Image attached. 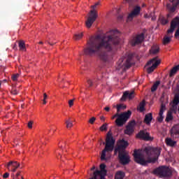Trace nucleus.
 Instances as JSON below:
<instances>
[{
    "mask_svg": "<svg viewBox=\"0 0 179 179\" xmlns=\"http://www.w3.org/2000/svg\"><path fill=\"white\" fill-rule=\"evenodd\" d=\"M118 51L117 45H89L84 49V55L98 57L103 62H110Z\"/></svg>",
    "mask_w": 179,
    "mask_h": 179,
    "instance_id": "nucleus-1",
    "label": "nucleus"
},
{
    "mask_svg": "<svg viewBox=\"0 0 179 179\" xmlns=\"http://www.w3.org/2000/svg\"><path fill=\"white\" fill-rule=\"evenodd\" d=\"M120 33L112 30L107 34H99L91 36L87 41L88 45H117L120 44Z\"/></svg>",
    "mask_w": 179,
    "mask_h": 179,
    "instance_id": "nucleus-2",
    "label": "nucleus"
},
{
    "mask_svg": "<svg viewBox=\"0 0 179 179\" xmlns=\"http://www.w3.org/2000/svg\"><path fill=\"white\" fill-rule=\"evenodd\" d=\"M160 149L145 148L143 151L141 150H134L133 156L134 161L138 164L146 166L148 163H155L157 162L158 157L160 156Z\"/></svg>",
    "mask_w": 179,
    "mask_h": 179,
    "instance_id": "nucleus-3",
    "label": "nucleus"
},
{
    "mask_svg": "<svg viewBox=\"0 0 179 179\" xmlns=\"http://www.w3.org/2000/svg\"><path fill=\"white\" fill-rule=\"evenodd\" d=\"M131 115H132V112L131 110H127V112L120 114L117 112L112 117V120L117 117L115 120L116 125L117 127H124V125L127 124V121L131 117Z\"/></svg>",
    "mask_w": 179,
    "mask_h": 179,
    "instance_id": "nucleus-4",
    "label": "nucleus"
},
{
    "mask_svg": "<svg viewBox=\"0 0 179 179\" xmlns=\"http://www.w3.org/2000/svg\"><path fill=\"white\" fill-rule=\"evenodd\" d=\"M106 142L105 148L102 150V153L101 155V160H107V158H106V152H113V150H114L115 140H114L113 135H111L110 132H108L107 134Z\"/></svg>",
    "mask_w": 179,
    "mask_h": 179,
    "instance_id": "nucleus-5",
    "label": "nucleus"
},
{
    "mask_svg": "<svg viewBox=\"0 0 179 179\" xmlns=\"http://www.w3.org/2000/svg\"><path fill=\"white\" fill-rule=\"evenodd\" d=\"M133 57L134 56L132 55V54H128L127 55V57H121L117 62V69L120 70L121 69V68H123V69H129V68H131L132 65L131 61H132Z\"/></svg>",
    "mask_w": 179,
    "mask_h": 179,
    "instance_id": "nucleus-6",
    "label": "nucleus"
},
{
    "mask_svg": "<svg viewBox=\"0 0 179 179\" xmlns=\"http://www.w3.org/2000/svg\"><path fill=\"white\" fill-rule=\"evenodd\" d=\"M100 5L99 3H96L93 6H91V8L93 10H91L89 13V17H87V21L85 22V26L90 29L92 27V24H93L94 22H96V19H97V11H96V8Z\"/></svg>",
    "mask_w": 179,
    "mask_h": 179,
    "instance_id": "nucleus-7",
    "label": "nucleus"
},
{
    "mask_svg": "<svg viewBox=\"0 0 179 179\" xmlns=\"http://www.w3.org/2000/svg\"><path fill=\"white\" fill-rule=\"evenodd\" d=\"M153 173L164 178H169L173 174L171 169L167 166H159L154 170Z\"/></svg>",
    "mask_w": 179,
    "mask_h": 179,
    "instance_id": "nucleus-8",
    "label": "nucleus"
},
{
    "mask_svg": "<svg viewBox=\"0 0 179 179\" xmlns=\"http://www.w3.org/2000/svg\"><path fill=\"white\" fill-rule=\"evenodd\" d=\"M166 9L169 12L167 19H170L176 15V10L179 9V0H172L171 3H167Z\"/></svg>",
    "mask_w": 179,
    "mask_h": 179,
    "instance_id": "nucleus-9",
    "label": "nucleus"
},
{
    "mask_svg": "<svg viewBox=\"0 0 179 179\" xmlns=\"http://www.w3.org/2000/svg\"><path fill=\"white\" fill-rule=\"evenodd\" d=\"M152 64V65L150 66ZM159 65H160V59H157V57L151 59L146 64V66H150L147 69L148 73H152V72H153Z\"/></svg>",
    "mask_w": 179,
    "mask_h": 179,
    "instance_id": "nucleus-10",
    "label": "nucleus"
},
{
    "mask_svg": "<svg viewBox=\"0 0 179 179\" xmlns=\"http://www.w3.org/2000/svg\"><path fill=\"white\" fill-rule=\"evenodd\" d=\"M145 40V34L141 33L140 34L136 35V37H133L129 41L131 45H139V44H142Z\"/></svg>",
    "mask_w": 179,
    "mask_h": 179,
    "instance_id": "nucleus-11",
    "label": "nucleus"
},
{
    "mask_svg": "<svg viewBox=\"0 0 179 179\" xmlns=\"http://www.w3.org/2000/svg\"><path fill=\"white\" fill-rule=\"evenodd\" d=\"M118 157L120 164H122L123 166H127V164H129V162H131L129 155H128L127 152L119 154Z\"/></svg>",
    "mask_w": 179,
    "mask_h": 179,
    "instance_id": "nucleus-12",
    "label": "nucleus"
},
{
    "mask_svg": "<svg viewBox=\"0 0 179 179\" xmlns=\"http://www.w3.org/2000/svg\"><path fill=\"white\" fill-rule=\"evenodd\" d=\"M139 13H141V7L136 6L134 9L128 15L127 18V22H132L134 17L139 16Z\"/></svg>",
    "mask_w": 179,
    "mask_h": 179,
    "instance_id": "nucleus-13",
    "label": "nucleus"
},
{
    "mask_svg": "<svg viewBox=\"0 0 179 179\" xmlns=\"http://www.w3.org/2000/svg\"><path fill=\"white\" fill-rule=\"evenodd\" d=\"M178 26H179V17H176L171 22L170 29H168V31H167L168 34H171L174 33L176 28L178 27Z\"/></svg>",
    "mask_w": 179,
    "mask_h": 179,
    "instance_id": "nucleus-14",
    "label": "nucleus"
},
{
    "mask_svg": "<svg viewBox=\"0 0 179 179\" xmlns=\"http://www.w3.org/2000/svg\"><path fill=\"white\" fill-rule=\"evenodd\" d=\"M136 136L139 139H143V141H153V138L150 137V134L143 130L140 131Z\"/></svg>",
    "mask_w": 179,
    "mask_h": 179,
    "instance_id": "nucleus-15",
    "label": "nucleus"
},
{
    "mask_svg": "<svg viewBox=\"0 0 179 179\" xmlns=\"http://www.w3.org/2000/svg\"><path fill=\"white\" fill-rule=\"evenodd\" d=\"M135 92L132 91L129 92V91H126L123 93L122 96L121 97L120 100L121 101H125L127 99H129V100H132L134 97H135Z\"/></svg>",
    "mask_w": 179,
    "mask_h": 179,
    "instance_id": "nucleus-16",
    "label": "nucleus"
},
{
    "mask_svg": "<svg viewBox=\"0 0 179 179\" xmlns=\"http://www.w3.org/2000/svg\"><path fill=\"white\" fill-rule=\"evenodd\" d=\"M134 125H135L134 120L131 121L126 127V129L124 130V134L126 135H131V134H134Z\"/></svg>",
    "mask_w": 179,
    "mask_h": 179,
    "instance_id": "nucleus-17",
    "label": "nucleus"
},
{
    "mask_svg": "<svg viewBox=\"0 0 179 179\" xmlns=\"http://www.w3.org/2000/svg\"><path fill=\"white\" fill-rule=\"evenodd\" d=\"M166 111V105L164 103L161 104V108L159 110V117H157L158 122H163L164 117L163 113Z\"/></svg>",
    "mask_w": 179,
    "mask_h": 179,
    "instance_id": "nucleus-18",
    "label": "nucleus"
},
{
    "mask_svg": "<svg viewBox=\"0 0 179 179\" xmlns=\"http://www.w3.org/2000/svg\"><path fill=\"white\" fill-rule=\"evenodd\" d=\"M179 104V95H176L173 98V101L171 103V110L173 111H176V110H177V106Z\"/></svg>",
    "mask_w": 179,
    "mask_h": 179,
    "instance_id": "nucleus-19",
    "label": "nucleus"
},
{
    "mask_svg": "<svg viewBox=\"0 0 179 179\" xmlns=\"http://www.w3.org/2000/svg\"><path fill=\"white\" fill-rule=\"evenodd\" d=\"M125 147H124V145H122L121 144H120L119 145H117V147L115 149V155H117V153H119V155H120L121 153H127V152H125Z\"/></svg>",
    "mask_w": 179,
    "mask_h": 179,
    "instance_id": "nucleus-20",
    "label": "nucleus"
},
{
    "mask_svg": "<svg viewBox=\"0 0 179 179\" xmlns=\"http://www.w3.org/2000/svg\"><path fill=\"white\" fill-rule=\"evenodd\" d=\"M160 51V48L157 45H152L150 50V54L151 55H156V54H159Z\"/></svg>",
    "mask_w": 179,
    "mask_h": 179,
    "instance_id": "nucleus-21",
    "label": "nucleus"
},
{
    "mask_svg": "<svg viewBox=\"0 0 179 179\" xmlns=\"http://www.w3.org/2000/svg\"><path fill=\"white\" fill-rule=\"evenodd\" d=\"M152 120H153V115H152V113H148L145 116L144 122L147 125H149L150 122H152Z\"/></svg>",
    "mask_w": 179,
    "mask_h": 179,
    "instance_id": "nucleus-22",
    "label": "nucleus"
},
{
    "mask_svg": "<svg viewBox=\"0 0 179 179\" xmlns=\"http://www.w3.org/2000/svg\"><path fill=\"white\" fill-rule=\"evenodd\" d=\"M171 135L174 136V135L179 136V124H176L173 126L171 130Z\"/></svg>",
    "mask_w": 179,
    "mask_h": 179,
    "instance_id": "nucleus-23",
    "label": "nucleus"
},
{
    "mask_svg": "<svg viewBox=\"0 0 179 179\" xmlns=\"http://www.w3.org/2000/svg\"><path fill=\"white\" fill-rule=\"evenodd\" d=\"M165 142H166L167 146H171V148H173V146H176V145H177V142L170 138H166L165 140Z\"/></svg>",
    "mask_w": 179,
    "mask_h": 179,
    "instance_id": "nucleus-24",
    "label": "nucleus"
},
{
    "mask_svg": "<svg viewBox=\"0 0 179 179\" xmlns=\"http://www.w3.org/2000/svg\"><path fill=\"white\" fill-rule=\"evenodd\" d=\"M12 166V167H13V169H19V167H20V164H19V162H17L10 161L7 164V168L9 169V166Z\"/></svg>",
    "mask_w": 179,
    "mask_h": 179,
    "instance_id": "nucleus-25",
    "label": "nucleus"
},
{
    "mask_svg": "<svg viewBox=\"0 0 179 179\" xmlns=\"http://www.w3.org/2000/svg\"><path fill=\"white\" fill-rule=\"evenodd\" d=\"M179 70V64L177 66H175L170 71L169 76L171 78L172 76H174L177 72H178Z\"/></svg>",
    "mask_w": 179,
    "mask_h": 179,
    "instance_id": "nucleus-26",
    "label": "nucleus"
},
{
    "mask_svg": "<svg viewBox=\"0 0 179 179\" xmlns=\"http://www.w3.org/2000/svg\"><path fill=\"white\" fill-rule=\"evenodd\" d=\"M125 177V173L121 171H119L116 173L115 179H124Z\"/></svg>",
    "mask_w": 179,
    "mask_h": 179,
    "instance_id": "nucleus-27",
    "label": "nucleus"
},
{
    "mask_svg": "<svg viewBox=\"0 0 179 179\" xmlns=\"http://www.w3.org/2000/svg\"><path fill=\"white\" fill-rule=\"evenodd\" d=\"M145 106H146V101L143 100L139 104V111L143 113L145 111Z\"/></svg>",
    "mask_w": 179,
    "mask_h": 179,
    "instance_id": "nucleus-28",
    "label": "nucleus"
},
{
    "mask_svg": "<svg viewBox=\"0 0 179 179\" xmlns=\"http://www.w3.org/2000/svg\"><path fill=\"white\" fill-rule=\"evenodd\" d=\"M159 85H160V81H156L151 87V92H156V90H157V87H159Z\"/></svg>",
    "mask_w": 179,
    "mask_h": 179,
    "instance_id": "nucleus-29",
    "label": "nucleus"
},
{
    "mask_svg": "<svg viewBox=\"0 0 179 179\" xmlns=\"http://www.w3.org/2000/svg\"><path fill=\"white\" fill-rule=\"evenodd\" d=\"M106 167L107 166L104 164H101L100 165L101 170L99 171H101V173H103L104 176H107V170H106Z\"/></svg>",
    "mask_w": 179,
    "mask_h": 179,
    "instance_id": "nucleus-30",
    "label": "nucleus"
},
{
    "mask_svg": "<svg viewBox=\"0 0 179 179\" xmlns=\"http://www.w3.org/2000/svg\"><path fill=\"white\" fill-rule=\"evenodd\" d=\"M66 128H72V127H73V122L71 120L70 117L67 120H66Z\"/></svg>",
    "mask_w": 179,
    "mask_h": 179,
    "instance_id": "nucleus-31",
    "label": "nucleus"
},
{
    "mask_svg": "<svg viewBox=\"0 0 179 179\" xmlns=\"http://www.w3.org/2000/svg\"><path fill=\"white\" fill-rule=\"evenodd\" d=\"M82 37H83V33L76 34L73 36V40H76V41L80 40Z\"/></svg>",
    "mask_w": 179,
    "mask_h": 179,
    "instance_id": "nucleus-32",
    "label": "nucleus"
},
{
    "mask_svg": "<svg viewBox=\"0 0 179 179\" xmlns=\"http://www.w3.org/2000/svg\"><path fill=\"white\" fill-rule=\"evenodd\" d=\"M125 108H127V106L122 105V104H120L117 106V112L120 113V111H121V110H125Z\"/></svg>",
    "mask_w": 179,
    "mask_h": 179,
    "instance_id": "nucleus-33",
    "label": "nucleus"
},
{
    "mask_svg": "<svg viewBox=\"0 0 179 179\" xmlns=\"http://www.w3.org/2000/svg\"><path fill=\"white\" fill-rule=\"evenodd\" d=\"M160 22L164 25L167 24V23H169V20L166 19L164 17H162L160 18Z\"/></svg>",
    "mask_w": 179,
    "mask_h": 179,
    "instance_id": "nucleus-34",
    "label": "nucleus"
},
{
    "mask_svg": "<svg viewBox=\"0 0 179 179\" xmlns=\"http://www.w3.org/2000/svg\"><path fill=\"white\" fill-rule=\"evenodd\" d=\"M171 120H173V115H171V113H168L166 118V122L171 121Z\"/></svg>",
    "mask_w": 179,
    "mask_h": 179,
    "instance_id": "nucleus-35",
    "label": "nucleus"
},
{
    "mask_svg": "<svg viewBox=\"0 0 179 179\" xmlns=\"http://www.w3.org/2000/svg\"><path fill=\"white\" fill-rule=\"evenodd\" d=\"M19 78V73L13 74L11 77L12 80L14 82H16L17 79Z\"/></svg>",
    "mask_w": 179,
    "mask_h": 179,
    "instance_id": "nucleus-36",
    "label": "nucleus"
},
{
    "mask_svg": "<svg viewBox=\"0 0 179 179\" xmlns=\"http://www.w3.org/2000/svg\"><path fill=\"white\" fill-rule=\"evenodd\" d=\"M120 145L127 149V147L129 144L127 141H126L125 140H122L120 143Z\"/></svg>",
    "mask_w": 179,
    "mask_h": 179,
    "instance_id": "nucleus-37",
    "label": "nucleus"
},
{
    "mask_svg": "<svg viewBox=\"0 0 179 179\" xmlns=\"http://www.w3.org/2000/svg\"><path fill=\"white\" fill-rule=\"evenodd\" d=\"M171 38L170 37H165L163 41L164 44H169L170 43Z\"/></svg>",
    "mask_w": 179,
    "mask_h": 179,
    "instance_id": "nucleus-38",
    "label": "nucleus"
},
{
    "mask_svg": "<svg viewBox=\"0 0 179 179\" xmlns=\"http://www.w3.org/2000/svg\"><path fill=\"white\" fill-rule=\"evenodd\" d=\"M107 125H108L107 123L103 124L100 128V131H107Z\"/></svg>",
    "mask_w": 179,
    "mask_h": 179,
    "instance_id": "nucleus-39",
    "label": "nucleus"
},
{
    "mask_svg": "<svg viewBox=\"0 0 179 179\" xmlns=\"http://www.w3.org/2000/svg\"><path fill=\"white\" fill-rule=\"evenodd\" d=\"M24 45V41H22V40H20V41H17L15 43V45Z\"/></svg>",
    "mask_w": 179,
    "mask_h": 179,
    "instance_id": "nucleus-40",
    "label": "nucleus"
},
{
    "mask_svg": "<svg viewBox=\"0 0 179 179\" xmlns=\"http://www.w3.org/2000/svg\"><path fill=\"white\" fill-rule=\"evenodd\" d=\"M94 121H96V117H92L90 119L89 122H90V124H94Z\"/></svg>",
    "mask_w": 179,
    "mask_h": 179,
    "instance_id": "nucleus-41",
    "label": "nucleus"
},
{
    "mask_svg": "<svg viewBox=\"0 0 179 179\" xmlns=\"http://www.w3.org/2000/svg\"><path fill=\"white\" fill-rule=\"evenodd\" d=\"M18 47L20 51H26V45H19Z\"/></svg>",
    "mask_w": 179,
    "mask_h": 179,
    "instance_id": "nucleus-42",
    "label": "nucleus"
},
{
    "mask_svg": "<svg viewBox=\"0 0 179 179\" xmlns=\"http://www.w3.org/2000/svg\"><path fill=\"white\" fill-rule=\"evenodd\" d=\"M27 127H28V128H29V129H31L33 128V121L29 122Z\"/></svg>",
    "mask_w": 179,
    "mask_h": 179,
    "instance_id": "nucleus-43",
    "label": "nucleus"
},
{
    "mask_svg": "<svg viewBox=\"0 0 179 179\" xmlns=\"http://www.w3.org/2000/svg\"><path fill=\"white\" fill-rule=\"evenodd\" d=\"M11 93L14 95V96H16V94H17L19 92H17V90L16 89H13L11 90Z\"/></svg>",
    "mask_w": 179,
    "mask_h": 179,
    "instance_id": "nucleus-44",
    "label": "nucleus"
},
{
    "mask_svg": "<svg viewBox=\"0 0 179 179\" xmlns=\"http://www.w3.org/2000/svg\"><path fill=\"white\" fill-rule=\"evenodd\" d=\"M48 96L47 94H43V104H47V101L45 99H47Z\"/></svg>",
    "mask_w": 179,
    "mask_h": 179,
    "instance_id": "nucleus-45",
    "label": "nucleus"
},
{
    "mask_svg": "<svg viewBox=\"0 0 179 179\" xmlns=\"http://www.w3.org/2000/svg\"><path fill=\"white\" fill-rule=\"evenodd\" d=\"M87 83H88L90 87H92V86H93V81L92 80L88 79L87 80Z\"/></svg>",
    "mask_w": 179,
    "mask_h": 179,
    "instance_id": "nucleus-46",
    "label": "nucleus"
},
{
    "mask_svg": "<svg viewBox=\"0 0 179 179\" xmlns=\"http://www.w3.org/2000/svg\"><path fill=\"white\" fill-rule=\"evenodd\" d=\"M73 101H74L73 99H71L69 101V107H72V106H73Z\"/></svg>",
    "mask_w": 179,
    "mask_h": 179,
    "instance_id": "nucleus-47",
    "label": "nucleus"
},
{
    "mask_svg": "<svg viewBox=\"0 0 179 179\" xmlns=\"http://www.w3.org/2000/svg\"><path fill=\"white\" fill-rule=\"evenodd\" d=\"M175 37L176 38H177V37H179V27L178 29L176 30V33H175Z\"/></svg>",
    "mask_w": 179,
    "mask_h": 179,
    "instance_id": "nucleus-48",
    "label": "nucleus"
},
{
    "mask_svg": "<svg viewBox=\"0 0 179 179\" xmlns=\"http://www.w3.org/2000/svg\"><path fill=\"white\" fill-rule=\"evenodd\" d=\"M9 177V173H5L3 175V178H8Z\"/></svg>",
    "mask_w": 179,
    "mask_h": 179,
    "instance_id": "nucleus-49",
    "label": "nucleus"
},
{
    "mask_svg": "<svg viewBox=\"0 0 179 179\" xmlns=\"http://www.w3.org/2000/svg\"><path fill=\"white\" fill-rule=\"evenodd\" d=\"M123 17H123L122 15H119V16L117 17V19H118V20H122Z\"/></svg>",
    "mask_w": 179,
    "mask_h": 179,
    "instance_id": "nucleus-50",
    "label": "nucleus"
},
{
    "mask_svg": "<svg viewBox=\"0 0 179 179\" xmlns=\"http://www.w3.org/2000/svg\"><path fill=\"white\" fill-rule=\"evenodd\" d=\"M59 148H60V149H62V150L64 152V148H65V149H66V147H63V145H59Z\"/></svg>",
    "mask_w": 179,
    "mask_h": 179,
    "instance_id": "nucleus-51",
    "label": "nucleus"
},
{
    "mask_svg": "<svg viewBox=\"0 0 179 179\" xmlns=\"http://www.w3.org/2000/svg\"><path fill=\"white\" fill-rule=\"evenodd\" d=\"M104 110H105V111L108 112V111H110V107L107 106V107L104 108Z\"/></svg>",
    "mask_w": 179,
    "mask_h": 179,
    "instance_id": "nucleus-52",
    "label": "nucleus"
},
{
    "mask_svg": "<svg viewBox=\"0 0 179 179\" xmlns=\"http://www.w3.org/2000/svg\"><path fill=\"white\" fill-rule=\"evenodd\" d=\"M13 49H14L15 51H16V50H17V46L16 45L13 46Z\"/></svg>",
    "mask_w": 179,
    "mask_h": 179,
    "instance_id": "nucleus-53",
    "label": "nucleus"
},
{
    "mask_svg": "<svg viewBox=\"0 0 179 179\" xmlns=\"http://www.w3.org/2000/svg\"><path fill=\"white\" fill-rule=\"evenodd\" d=\"M17 169H16V168H13L12 170H11V171H13V173H15V172H16V170H17Z\"/></svg>",
    "mask_w": 179,
    "mask_h": 179,
    "instance_id": "nucleus-54",
    "label": "nucleus"
},
{
    "mask_svg": "<svg viewBox=\"0 0 179 179\" xmlns=\"http://www.w3.org/2000/svg\"><path fill=\"white\" fill-rule=\"evenodd\" d=\"M19 176H20V172L16 173V177H19Z\"/></svg>",
    "mask_w": 179,
    "mask_h": 179,
    "instance_id": "nucleus-55",
    "label": "nucleus"
},
{
    "mask_svg": "<svg viewBox=\"0 0 179 179\" xmlns=\"http://www.w3.org/2000/svg\"><path fill=\"white\" fill-rule=\"evenodd\" d=\"M100 120H101V121H104V117H103V116L101 117H100Z\"/></svg>",
    "mask_w": 179,
    "mask_h": 179,
    "instance_id": "nucleus-56",
    "label": "nucleus"
},
{
    "mask_svg": "<svg viewBox=\"0 0 179 179\" xmlns=\"http://www.w3.org/2000/svg\"><path fill=\"white\" fill-rule=\"evenodd\" d=\"M96 169V166H93L91 170L93 171V170H95Z\"/></svg>",
    "mask_w": 179,
    "mask_h": 179,
    "instance_id": "nucleus-57",
    "label": "nucleus"
},
{
    "mask_svg": "<svg viewBox=\"0 0 179 179\" xmlns=\"http://www.w3.org/2000/svg\"><path fill=\"white\" fill-rule=\"evenodd\" d=\"M38 44H44V42H43V41H39Z\"/></svg>",
    "mask_w": 179,
    "mask_h": 179,
    "instance_id": "nucleus-58",
    "label": "nucleus"
},
{
    "mask_svg": "<svg viewBox=\"0 0 179 179\" xmlns=\"http://www.w3.org/2000/svg\"><path fill=\"white\" fill-rule=\"evenodd\" d=\"M59 156H60V157H61V154H59Z\"/></svg>",
    "mask_w": 179,
    "mask_h": 179,
    "instance_id": "nucleus-59",
    "label": "nucleus"
},
{
    "mask_svg": "<svg viewBox=\"0 0 179 179\" xmlns=\"http://www.w3.org/2000/svg\"><path fill=\"white\" fill-rule=\"evenodd\" d=\"M57 159H59V157L57 156Z\"/></svg>",
    "mask_w": 179,
    "mask_h": 179,
    "instance_id": "nucleus-60",
    "label": "nucleus"
},
{
    "mask_svg": "<svg viewBox=\"0 0 179 179\" xmlns=\"http://www.w3.org/2000/svg\"><path fill=\"white\" fill-rule=\"evenodd\" d=\"M0 86H1V81H0Z\"/></svg>",
    "mask_w": 179,
    "mask_h": 179,
    "instance_id": "nucleus-61",
    "label": "nucleus"
},
{
    "mask_svg": "<svg viewBox=\"0 0 179 179\" xmlns=\"http://www.w3.org/2000/svg\"><path fill=\"white\" fill-rule=\"evenodd\" d=\"M145 17H147V15H145Z\"/></svg>",
    "mask_w": 179,
    "mask_h": 179,
    "instance_id": "nucleus-62",
    "label": "nucleus"
},
{
    "mask_svg": "<svg viewBox=\"0 0 179 179\" xmlns=\"http://www.w3.org/2000/svg\"><path fill=\"white\" fill-rule=\"evenodd\" d=\"M22 179H23V177H22Z\"/></svg>",
    "mask_w": 179,
    "mask_h": 179,
    "instance_id": "nucleus-63",
    "label": "nucleus"
}]
</instances>
